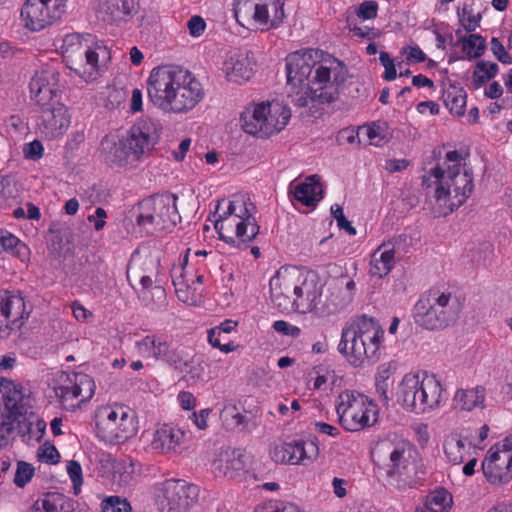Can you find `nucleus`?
I'll return each instance as SVG.
<instances>
[{
	"label": "nucleus",
	"instance_id": "obj_1",
	"mask_svg": "<svg viewBox=\"0 0 512 512\" xmlns=\"http://www.w3.org/2000/svg\"><path fill=\"white\" fill-rule=\"evenodd\" d=\"M286 72L289 103L310 111L335 102L348 76L342 61L317 50L306 51L301 57L297 53L290 55Z\"/></svg>",
	"mask_w": 512,
	"mask_h": 512
},
{
	"label": "nucleus",
	"instance_id": "obj_2",
	"mask_svg": "<svg viewBox=\"0 0 512 512\" xmlns=\"http://www.w3.org/2000/svg\"><path fill=\"white\" fill-rule=\"evenodd\" d=\"M150 101L165 112L186 113L204 97L199 80L180 66L154 68L147 81Z\"/></svg>",
	"mask_w": 512,
	"mask_h": 512
},
{
	"label": "nucleus",
	"instance_id": "obj_3",
	"mask_svg": "<svg viewBox=\"0 0 512 512\" xmlns=\"http://www.w3.org/2000/svg\"><path fill=\"white\" fill-rule=\"evenodd\" d=\"M412 445L404 440L382 439L371 450L376 466L385 470L387 482L398 490H406L423 480L424 471Z\"/></svg>",
	"mask_w": 512,
	"mask_h": 512
},
{
	"label": "nucleus",
	"instance_id": "obj_4",
	"mask_svg": "<svg viewBox=\"0 0 512 512\" xmlns=\"http://www.w3.org/2000/svg\"><path fill=\"white\" fill-rule=\"evenodd\" d=\"M383 335L377 320L362 315L343 328L338 351L356 367L365 361L375 363L380 358Z\"/></svg>",
	"mask_w": 512,
	"mask_h": 512
},
{
	"label": "nucleus",
	"instance_id": "obj_5",
	"mask_svg": "<svg viewBox=\"0 0 512 512\" xmlns=\"http://www.w3.org/2000/svg\"><path fill=\"white\" fill-rule=\"evenodd\" d=\"M0 448L9 445L15 429L31 433V423L27 416L32 414V397L20 384L12 380L0 379Z\"/></svg>",
	"mask_w": 512,
	"mask_h": 512
},
{
	"label": "nucleus",
	"instance_id": "obj_6",
	"mask_svg": "<svg viewBox=\"0 0 512 512\" xmlns=\"http://www.w3.org/2000/svg\"><path fill=\"white\" fill-rule=\"evenodd\" d=\"M254 203L245 196H234L227 211L215 223L219 237L238 249H246L259 234L260 227L253 216Z\"/></svg>",
	"mask_w": 512,
	"mask_h": 512
},
{
	"label": "nucleus",
	"instance_id": "obj_7",
	"mask_svg": "<svg viewBox=\"0 0 512 512\" xmlns=\"http://www.w3.org/2000/svg\"><path fill=\"white\" fill-rule=\"evenodd\" d=\"M461 310L462 304L455 294L432 288L416 302L414 319L428 330L443 329L458 319Z\"/></svg>",
	"mask_w": 512,
	"mask_h": 512
},
{
	"label": "nucleus",
	"instance_id": "obj_8",
	"mask_svg": "<svg viewBox=\"0 0 512 512\" xmlns=\"http://www.w3.org/2000/svg\"><path fill=\"white\" fill-rule=\"evenodd\" d=\"M443 388L434 375H405L397 392L398 401L410 412L422 414L439 407Z\"/></svg>",
	"mask_w": 512,
	"mask_h": 512
},
{
	"label": "nucleus",
	"instance_id": "obj_9",
	"mask_svg": "<svg viewBox=\"0 0 512 512\" xmlns=\"http://www.w3.org/2000/svg\"><path fill=\"white\" fill-rule=\"evenodd\" d=\"M178 196L170 192L155 193L137 204L136 224L147 233L172 230L181 222L177 209Z\"/></svg>",
	"mask_w": 512,
	"mask_h": 512
},
{
	"label": "nucleus",
	"instance_id": "obj_10",
	"mask_svg": "<svg viewBox=\"0 0 512 512\" xmlns=\"http://www.w3.org/2000/svg\"><path fill=\"white\" fill-rule=\"evenodd\" d=\"M96 436L107 444H121L137 433L135 413L124 405L97 408L94 415Z\"/></svg>",
	"mask_w": 512,
	"mask_h": 512
},
{
	"label": "nucleus",
	"instance_id": "obj_11",
	"mask_svg": "<svg viewBox=\"0 0 512 512\" xmlns=\"http://www.w3.org/2000/svg\"><path fill=\"white\" fill-rule=\"evenodd\" d=\"M290 117L291 110L286 105L267 101L247 107L240 121L246 133L266 138L283 130Z\"/></svg>",
	"mask_w": 512,
	"mask_h": 512
},
{
	"label": "nucleus",
	"instance_id": "obj_12",
	"mask_svg": "<svg viewBox=\"0 0 512 512\" xmlns=\"http://www.w3.org/2000/svg\"><path fill=\"white\" fill-rule=\"evenodd\" d=\"M432 175L437 184L435 189L437 201L445 200L453 194L452 198L455 201L449 204L451 211L464 204L473 191V173L460 165H449L447 170L436 166L432 168Z\"/></svg>",
	"mask_w": 512,
	"mask_h": 512
},
{
	"label": "nucleus",
	"instance_id": "obj_13",
	"mask_svg": "<svg viewBox=\"0 0 512 512\" xmlns=\"http://www.w3.org/2000/svg\"><path fill=\"white\" fill-rule=\"evenodd\" d=\"M339 423L350 432L361 431L377 422V410L369 398L356 391H343L336 406Z\"/></svg>",
	"mask_w": 512,
	"mask_h": 512
},
{
	"label": "nucleus",
	"instance_id": "obj_14",
	"mask_svg": "<svg viewBox=\"0 0 512 512\" xmlns=\"http://www.w3.org/2000/svg\"><path fill=\"white\" fill-rule=\"evenodd\" d=\"M54 75V71L51 70L36 72L29 83V88L31 98L44 108L45 121L53 127L62 128L64 125L62 92L56 88V83L49 82V78Z\"/></svg>",
	"mask_w": 512,
	"mask_h": 512
},
{
	"label": "nucleus",
	"instance_id": "obj_15",
	"mask_svg": "<svg viewBox=\"0 0 512 512\" xmlns=\"http://www.w3.org/2000/svg\"><path fill=\"white\" fill-rule=\"evenodd\" d=\"M301 270L296 267H281L270 279V296L282 312L296 310L297 289Z\"/></svg>",
	"mask_w": 512,
	"mask_h": 512
},
{
	"label": "nucleus",
	"instance_id": "obj_16",
	"mask_svg": "<svg viewBox=\"0 0 512 512\" xmlns=\"http://www.w3.org/2000/svg\"><path fill=\"white\" fill-rule=\"evenodd\" d=\"M160 492L162 512H187L198 501L200 489L182 479H168Z\"/></svg>",
	"mask_w": 512,
	"mask_h": 512
},
{
	"label": "nucleus",
	"instance_id": "obj_17",
	"mask_svg": "<svg viewBox=\"0 0 512 512\" xmlns=\"http://www.w3.org/2000/svg\"><path fill=\"white\" fill-rule=\"evenodd\" d=\"M63 14L64 0H26L21 10L25 27L32 32L45 29Z\"/></svg>",
	"mask_w": 512,
	"mask_h": 512
},
{
	"label": "nucleus",
	"instance_id": "obj_18",
	"mask_svg": "<svg viewBox=\"0 0 512 512\" xmlns=\"http://www.w3.org/2000/svg\"><path fill=\"white\" fill-rule=\"evenodd\" d=\"M162 127L158 121L143 118L137 121L123 137L130 150V155L136 161L148 155L158 143Z\"/></svg>",
	"mask_w": 512,
	"mask_h": 512
},
{
	"label": "nucleus",
	"instance_id": "obj_19",
	"mask_svg": "<svg viewBox=\"0 0 512 512\" xmlns=\"http://www.w3.org/2000/svg\"><path fill=\"white\" fill-rule=\"evenodd\" d=\"M319 455L317 438L305 442L294 440L276 446L271 452V458L276 463L299 465L305 464V460L314 461Z\"/></svg>",
	"mask_w": 512,
	"mask_h": 512
},
{
	"label": "nucleus",
	"instance_id": "obj_20",
	"mask_svg": "<svg viewBox=\"0 0 512 512\" xmlns=\"http://www.w3.org/2000/svg\"><path fill=\"white\" fill-rule=\"evenodd\" d=\"M66 380L71 384L66 385V411L75 412L92 399L95 383L89 375L76 372L66 374Z\"/></svg>",
	"mask_w": 512,
	"mask_h": 512
},
{
	"label": "nucleus",
	"instance_id": "obj_21",
	"mask_svg": "<svg viewBox=\"0 0 512 512\" xmlns=\"http://www.w3.org/2000/svg\"><path fill=\"white\" fill-rule=\"evenodd\" d=\"M482 470L490 483H507L512 479V456L500 453L498 446L491 447L482 462Z\"/></svg>",
	"mask_w": 512,
	"mask_h": 512
},
{
	"label": "nucleus",
	"instance_id": "obj_22",
	"mask_svg": "<svg viewBox=\"0 0 512 512\" xmlns=\"http://www.w3.org/2000/svg\"><path fill=\"white\" fill-rule=\"evenodd\" d=\"M439 43H445L449 38V43L453 48L454 59L473 60L480 58L486 50V39L480 34H462L453 41L452 34H436Z\"/></svg>",
	"mask_w": 512,
	"mask_h": 512
},
{
	"label": "nucleus",
	"instance_id": "obj_23",
	"mask_svg": "<svg viewBox=\"0 0 512 512\" xmlns=\"http://www.w3.org/2000/svg\"><path fill=\"white\" fill-rule=\"evenodd\" d=\"M246 464L247 456L240 449L227 448L219 452L212 467L216 476L235 479L245 471Z\"/></svg>",
	"mask_w": 512,
	"mask_h": 512
},
{
	"label": "nucleus",
	"instance_id": "obj_24",
	"mask_svg": "<svg viewBox=\"0 0 512 512\" xmlns=\"http://www.w3.org/2000/svg\"><path fill=\"white\" fill-rule=\"evenodd\" d=\"M138 0H98V14L109 24L125 22L136 14Z\"/></svg>",
	"mask_w": 512,
	"mask_h": 512
},
{
	"label": "nucleus",
	"instance_id": "obj_25",
	"mask_svg": "<svg viewBox=\"0 0 512 512\" xmlns=\"http://www.w3.org/2000/svg\"><path fill=\"white\" fill-rule=\"evenodd\" d=\"M185 438V432L180 428L163 424L153 434L151 448L160 454H177Z\"/></svg>",
	"mask_w": 512,
	"mask_h": 512
},
{
	"label": "nucleus",
	"instance_id": "obj_26",
	"mask_svg": "<svg viewBox=\"0 0 512 512\" xmlns=\"http://www.w3.org/2000/svg\"><path fill=\"white\" fill-rule=\"evenodd\" d=\"M320 301L321 286L318 284L316 275L301 271L298 281L296 309L303 308L309 311H317V308H320Z\"/></svg>",
	"mask_w": 512,
	"mask_h": 512
},
{
	"label": "nucleus",
	"instance_id": "obj_27",
	"mask_svg": "<svg viewBox=\"0 0 512 512\" xmlns=\"http://www.w3.org/2000/svg\"><path fill=\"white\" fill-rule=\"evenodd\" d=\"M255 66L256 61L252 52L236 53L225 62L227 79L235 83L247 82L254 75Z\"/></svg>",
	"mask_w": 512,
	"mask_h": 512
},
{
	"label": "nucleus",
	"instance_id": "obj_28",
	"mask_svg": "<svg viewBox=\"0 0 512 512\" xmlns=\"http://www.w3.org/2000/svg\"><path fill=\"white\" fill-rule=\"evenodd\" d=\"M289 191L293 193L295 200L308 207L315 206L323 197L322 184L318 175H311L297 184L292 182Z\"/></svg>",
	"mask_w": 512,
	"mask_h": 512
},
{
	"label": "nucleus",
	"instance_id": "obj_29",
	"mask_svg": "<svg viewBox=\"0 0 512 512\" xmlns=\"http://www.w3.org/2000/svg\"><path fill=\"white\" fill-rule=\"evenodd\" d=\"M3 299L1 325L6 328L15 329L23 325L25 318V302L22 297L8 295V293L1 294Z\"/></svg>",
	"mask_w": 512,
	"mask_h": 512
},
{
	"label": "nucleus",
	"instance_id": "obj_30",
	"mask_svg": "<svg viewBox=\"0 0 512 512\" xmlns=\"http://www.w3.org/2000/svg\"><path fill=\"white\" fill-rule=\"evenodd\" d=\"M101 153L104 159L111 166L123 167L132 162H135L130 155L128 145L122 138L118 142L112 141L107 137L101 141Z\"/></svg>",
	"mask_w": 512,
	"mask_h": 512
},
{
	"label": "nucleus",
	"instance_id": "obj_31",
	"mask_svg": "<svg viewBox=\"0 0 512 512\" xmlns=\"http://www.w3.org/2000/svg\"><path fill=\"white\" fill-rule=\"evenodd\" d=\"M394 249L383 244L371 255L369 273L373 277L383 278L389 274L394 266Z\"/></svg>",
	"mask_w": 512,
	"mask_h": 512
},
{
	"label": "nucleus",
	"instance_id": "obj_32",
	"mask_svg": "<svg viewBox=\"0 0 512 512\" xmlns=\"http://www.w3.org/2000/svg\"><path fill=\"white\" fill-rule=\"evenodd\" d=\"M48 250V257L55 266H61L63 263L62 250L64 228L60 223H52L45 236Z\"/></svg>",
	"mask_w": 512,
	"mask_h": 512
},
{
	"label": "nucleus",
	"instance_id": "obj_33",
	"mask_svg": "<svg viewBox=\"0 0 512 512\" xmlns=\"http://www.w3.org/2000/svg\"><path fill=\"white\" fill-rule=\"evenodd\" d=\"M486 390L483 386L471 389H460L455 393V408L463 411H471L475 407H483Z\"/></svg>",
	"mask_w": 512,
	"mask_h": 512
},
{
	"label": "nucleus",
	"instance_id": "obj_34",
	"mask_svg": "<svg viewBox=\"0 0 512 512\" xmlns=\"http://www.w3.org/2000/svg\"><path fill=\"white\" fill-rule=\"evenodd\" d=\"M442 98L446 108L451 114L456 116H462L465 113L466 108V91L459 86L449 85L444 89Z\"/></svg>",
	"mask_w": 512,
	"mask_h": 512
},
{
	"label": "nucleus",
	"instance_id": "obj_35",
	"mask_svg": "<svg viewBox=\"0 0 512 512\" xmlns=\"http://www.w3.org/2000/svg\"><path fill=\"white\" fill-rule=\"evenodd\" d=\"M350 303V295H343L338 290L332 291L325 301H320V308H317V312L327 315L336 314L345 309Z\"/></svg>",
	"mask_w": 512,
	"mask_h": 512
},
{
	"label": "nucleus",
	"instance_id": "obj_36",
	"mask_svg": "<svg viewBox=\"0 0 512 512\" xmlns=\"http://www.w3.org/2000/svg\"><path fill=\"white\" fill-rule=\"evenodd\" d=\"M5 251L24 260L28 255V247L8 231L0 230V252Z\"/></svg>",
	"mask_w": 512,
	"mask_h": 512
},
{
	"label": "nucleus",
	"instance_id": "obj_37",
	"mask_svg": "<svg viewBox=\"0 0 512 512\" xmlns=\"http://www.w3.org/2000/svg\"><path fill=\"white\" fill-rule=\"evenodd\" d=\"M34 512H63L64 495L59 492H47L42 499L33 504Z\"/></svg>",
	"mask_w": 512,
	"mask_h": 512
},
{
	"label": "nucleus",
	"instance_id": "obj_38",
	"mask_svg": "<svg viewBox=\"0 0 512 512\" xmlns=\"http://www.w3.org/2000/svg\"><path fill=\"white\" fill-rule=\"evenodd\" d=\"M452 496L445 489L435 491L429 498L422 512H448Z\"/></svg>",
	"mask_w": 512,
	"mask_h": 512
},
{
	"label": "nucleus",
	"instance_id": "obj_39",
	"mask_svg": "<svg viewBox=\"0 0 512 512\" xmlns=\"http://www.w3.org/2000/svg\"><path fill=\"white\" fill-rule=\"evenodd\" d=\"M498 73V65L496 63L479 61L473 72V82L476 87L485 84Z\"/></svg>",
	"mask_w": 512,
	"mask_h": 512
},
{
	"label": "nucleus",
	"instance_id": "obj_40",
	"mask_svg": "<svg viewBox=\"0 0 512 512\" xmlns=\"http://www.w3.org/2000/svg\"><path fill=\"white\" fill-rule=\"evenodd\" d=\"M465 444L457 437H450L444 443V452L450 462L460 464L464 461Z\"/></svg>",
	"mask_w": 512,
	"mask_h": 512
},
{
	"label": "nucleus",
	"instance_id": "obj_41",
	"mask_svg": "<svg viewBox=\"0 0 512 512\" xmlns=\"http://www.w3.org/2000/svg\"><path fill=\"white\" fill-rule=\"evenodd\" d=\"M85 58H86V64L90 66L89 69H84L83 72H81L77 69H72L71 67H70V69L74 70L75 73L77 75H79L82 79H84L86 82H91V81L96 80V78L98 76L99 54L95 50L88 48L85 51Z\"/></svg>",
	"mask_w": 512,
	"mask_h": 512
},
{
	"label": "nucleus",
	"instance_id": "obj_42",
	"mask_svg": "<svg viewBox=\"0 0 512 512\" xmlns=\"http://www.w3.org/2000/svg\"><path fill=\"white\" fill-rule=\"evenodd\" d=\"M458 17L466 32H474L479 27L482 18L479 12L475 13L473 9L467 5L458 9Z\"/></svg>",
	"mask_w": 512,
	"mask_h": 512
},
{
	"label": "nucleus",
	"instance_id": "obj_43",
	"mask_svg": "<svg viewBox=\"0 0 512 512\" xmlns=\"http://www.w3.org/2000/svg\"><path fill=\"white\" fill-rule=\"evenodd\" d=\"M102 512H133L130 502L121 496L112 495L101 502Z\"/></svg>",
	"mask_w": 512,
	"mask_h": 512
},
{
	"label": "nucleus",
	"instance_id": "obj_44",
	"mask_svg": "<svg viewBox=\"0 0 512 512\" xmlns=\"http://www.w3.org/2000/svg\"><path fill=\"white\" fill-rule=\"evenodd\" d=\"M66 473L72 483V489L74 495H79L82 491V485L84 483L83 470L80 463L76 460H70L66 462Z\"/></svg>",
	"mask_w": 512,
	"mask_h": 512
},
{
	"label": "nucleus",
	"instance_id": "obj_45",
	"mask_svg": "<svg viewBox=\"0 0 512 512\" xmlns=\"http://www.w3.org/2000/svg\"><path fill=\"white\" fill-rule=\"evenodd\" d=\"M34 467L24 461L17 464V469L14 477V483L17 487H24L34 475Z\"/></svg>",
	"mask_w": 512,
	"mask_h": 512
},
{
	"label": "nucleus",
	"instance_id": "obj_46",
	"mask_svg": "<svg viewBox=\"0 0 512 512\" xmlns=\"http://www.w3.org/2000/svg\"><path fill=\"white\" fill-rule=\"evenodd\" d=\"M34 412L32 411V414H29L27 416V419H28V422L31 423V433L28 432L27 428H24V433H20L23 437H27V439H25V441L29 442L31 440H35V441H40V439L42 438L44 432H45V429H46V423L44 420H40L38 419L35 423V425L33 424V422L31 421V418L34 417Z\"/></svg>",
	"mask_w": 512,
	"mask_h": 512
},
{
	"label": "nucleus",
	"instance_id": "obj_47",
	"mask_svg": "<svg viewBox=\"0 0 512 512\" xmlns=\"http://www.w3.org/2000/svg\"><path fill=\"white\" fill-rule=\"evenodd\" d=\"M38 458L41 462L47 464H56L60 461V453L55 448V446L46 442L39 447Z\"/></svg>",
	"mask_w": 512,
	"mask_h": 512
},
{
	"label": "nucleus",
	"instance_id": "obj_48",
	"mask_svg": "<svg viewBox=\"0 0 512 512\" xmlns=\"http://www.w3.org/2000/svg\"><path fill=\"white\" fill-rule=\"evenodd\" d=\"M189 252H190V249H187L186 253H185L184 257H183L182 263L180 265H178V266H173L172 269H171L172 282H173V285L175 286L176 293H177L179 299H181L180 292L182 291V289L178 288V286H181V285L184 284V282H183V277H184L183 270H184V267L188 264Z\"/></svg>",
	"mask_w": 512,
	"mask_h": 512
},
{
	"label": "nucleus",
	"instance_id": "obj_49",
	"mask_svg": "<svg viewBox=\"0 0 512 512\" xmlns=\"http://www.w3.org/2000/svg\"><path fill=\"white\" fill-rule=\"evenodd\" d=\"M378 4L375 1H364L356 8V15L362 20L373 19L377 16Z\"/></svg>",
	"mask_w": 512,
	"mask_h": 512
},
{
	"label": "nucleus",
	"instance_id": "obj_50",
	"mask_svg": "<svg viewBox=\"0 0 512 512\" xmlns=\"http://www.w3.org/2000/svg\"><path fill=\"white\" fill-rule=\"evenodd\" d=\"M379 60L385 68L383 78L387 81L394 80L397 75L394 60L385 51L380 52Z\"/></svg>",
	"mask_w": 512,
	"mask_h": 512
},
{
	"label": "nucleus",
	"instance_id": "obj_51",
	"mask_svg": "<svg viewBox=\"0 0 512 512\" xmlns=\"http://www.w3.org/2000/svg\"><path fill=\"white\" fill-rule=\"evenodd\" d=\"M337 290L343 295H350L352 302L356 291V283L353 279L348 278L347 275H341L337 279Z\"/></svg>",
	"mask_w": 512,
	"mask_h": 512
},
{
	"label": "nucleus",
	"instance_id": "obj_52",
	"mask_svg": "<svg viewBox=\"0 0 512 512\" xmlns=\"http://www.w3.org/2000/svg\"><path fill=\"white\" fill-rule=\"evenodd\" d=\"M156 337L155 336H145L142 340L136 343L139 352L143 356L153 357L154 349H155Z\"/></svg>",
	"mask_w": 512,
	"mask_h": 512
},
{
	"label": "nucleus",
	"instance_id": "obj_53",
	"mask_svg": "<svg viewBox=\"0 0 512 512\" xmlns=\"http://www.w3.org/2000/svg\"><path fill=\"white\" fill-rule=\"evenodd\" d=\"M23 153L27 159H39L43 154V145L40 141L34 140L25 145Z\"/></svg>",
	"mask_w": 512,
	"mask_h": 512
},
{
	"label": "nucleus",
	"instance_id": "obj_54",
	"mask_svg": "<svg viewBox=\"0 0 512 512\" xmlns=\"http://www.w3.org/2000/svg\"><path fill=\"white\" fill-rule=\"evenodd\" d=\"M165 362L174 366L176 369H181L183 366L188 365V361L183 357L182 351L177 349H170Z\"/></svg>",
	"mask_w": 512,
	"mask_h": 512
},
{
	"label": "nucleus",
	"instance_id": "obj_55",
	"mask_svg": "<svg viewBox=\"0 0 512 512\" xmlns=\"http://www.w3.org/2000/svg\"><path fill=\"white\" fill-rule=\"evenodd\" d=\"M491 45L495 56L500 62L504 64H509L512 62L511 56L505 51L504 46L500 41H498L497 38H492Z\"/></svg>",
	"mask_w": 512,
	"mask_h": 512
},
{
	"label": "nucleus",
	"instance_id": "obj_56",
	"mask_svg": "<svg viewBox=\"0 0 512 512\" xmlns=\"http://www.w3.org/2000/svg\"><path fill=\"white\" fill-rule=\"evenodd\" d=\"M273 328L275 331L282 333L284 335H291L297 337L300 334V329L298 327L292 326L284 320L275 321L273 324Z\"/></svg>",
	"mask_w": 512,
	"mask_h": 512
},
{
	"label": "nucleus",
	"instance_id": "obj_57",
	"mask_svg": "<svg viewBox=\"0 0 512 512\" xmlns=\"http://www.w3.org/2000/svg\"><path fill=\"white\" fill-rule=\"evenodd\" d=\"M410 165V161L406 159H389L385 163V169L390 173L401 172Z\"/></svg>",
	"mask_w": 512,
	"mask_h": 512
},
{
	"label": "nucleus",
	"instance_id": "obj_58",
	"mask_svg": "<svg viewBox=\"0 0 512 512\" xmlns=\"http://www.w3.org/2000/svg\"><path fill=\"white\" fill-rule=\"evenodd\" d=\"M211 411V409L207 408L192 414L193 422L199 429L204 430L208 427L207 419Z\"/></svg>",
	"mask_w": 512,
	"mask_h": 512
},
{
	"label": "nucleus",
	"instance_id": "obj_59",
	"mask_svg": "<svg viewBox=\"0 0 512 512\" xmlns=\"http://www.w3.org/2000/svg\"><path fill=\"white\" fill-rule=\"evenodd\" d=\"M169 351L170 348L168 343L166 341L161 340L160 338H156L153 358L165 361Z\"/></svg>",
	"mask_w": 512,
	"mask_h": 512
},
{
	"label": "nucleus",
	"instance_id": "obj_60",
	"mask_svg": "<svg viewBox=\"0 0 512 512\" xmlns=\"http://www.w3.org/2000/svg\"><path fill=\"white\" fill-rule=\"evenodd\" d=\"M101 467L106 471H120L123 467V463L118 461L116 458L111 455H107L106 457L100 460Z\"/></svg>",
	"mask_w": 512,
	"mask_h": 512
},
{
	"label": "nucleus",
	"instance_id": "obj_61",
	"mask_svg": "<svg viewBox=\"0 0 512 512\" xmlns=\"http://www.w3.org/2000/svg\"><path fill=\"white\" fill-rule=\"evenodd\" d=\"M189 32H203L206 28L205 20L198 15L192 16L187 22Z\"/></svg>",
	"mask_w": 512,
	"mask_h": 512
},
{
	"label": "nucleus",
	"instance_id": "obj_62",
	"mask_svg": "<svg viewBox=\"0 0 512 512\" xmlns=\"http://www.w3.org/2000/svg\"><path fill=\"white\" fill-rule=\"evenodd\" d=\"M408 49L406 58L408 63H421L426 60L425 53L419 47H408Z\"/></svg>",
	"mask_w": 512,
	"mask_h": 512
},
{
	"label": "nucleus",
	"instance_id": "obj_63",
	"mask_svg": "<svg viewBox=\"0 0 512 512\" xmlns=\"http://www.w3.org/2000/svg\"><path fill=\"white\" fill-rule=\"evenodd\" d=\"M178 399L181 407L185 410H190L195 406L196 399L190 392H180L178 395Z\"/></svg>",
	"mask_w": 512,
	"mask_h": 512
},
{
	"label": "nucleus",
	"instance_id": "obj_64",
	"mask_svg": "<svg viewBox=\"0 0 512 512\" xmlns=\"http://www.w3.org/2000/svg\"><path fill=\"white\" fill-rule=\"evenodd\" d=\"M268 8L266 5L262 4H256L255 5V11H254V19L261 23V24H267L268 23Z\"/></svg>",
	"mask_w": 512,
	"mask_h": 512
}]
</instances>
